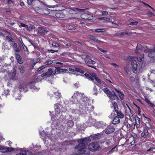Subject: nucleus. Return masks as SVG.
Returning a JSON list of instances; mask_svg holds the SVG:
<instances>
[{
	"instance_id": "1",
	"label": "nucleus",
	"mask_w": 155,
	"mask_h": 155,
	"mask_svg": "<svg viewBox=\"0 0 155 155\" xmlns=\"http://www.w3.org/2000/svg\"><path fill=\"white\" fill-rule=\"evenodd\" d=\"M87 138H84L80 139L78 140L79 144L74 148L79 153L85 155L89 154V153L87 151H86L87 149L85 147V145L87 143Z\"/></svg>"
},
{
	"instance_id": "2",
	"label": "nucleus",
	"mask_w": 155,
	"mask_h": 155,
	"mask_svg": "<svg viewBox=\"0 0 155 155\" xmlns=\"http://www.w3.org/2000/svg\"><path fill=\"white\" fill-rule=\"evenodd\" d=\"M84 95V94L83 93L76 91L74 93L73 96H72L70 99V100L72 102V104H77L79 101L80 100Z\"/></svg>"
},
{
	"instance_id": "3",
	"label": "nucleus",
	"mask_w": 155,
	"mask_h": 155,
	"mask_svg": "<svg viewBox=\"0 0 155 155\" xmlns=\"http://www.w3.org/2000/svg\"><path fill=\"white\" fill-rule=\"evenodd\" d=\"M103 90L110 99L112 100L118 99V97L114 91L111 92L107 88H104Z\"/></svg>"
},
{
	"instance_id": "4",
	"label": "nucleus",
	"mask_w": 155,
	"mask_h": 155,
	"mask_svg": "<svg viewBox=\"0 0 155 155\" xmlns=\"http://www.w3.org/2000/svg\"><path fill=\"white\" fill-rule=\"evenodd\" d=\"M89 148L90 150L92 152L98 150L100 148L99 145L97 142H94L89 144Z\"/></svg>"
},
{
	"instance_id": "5",
	"label": "nucleus",
	"mask_w": 155,
	"mask_h": 155,
	"mask_svg": "<svg viewBox=\"0 0 155 155\" xmlns=\"http://www.w3.org/2000/svg\"><path fill=\"white\" fill-rule=\"evenodd\" d=\"M81 17L82 19L86 20H92L93 19V18L92 13L88 12L82 14L81 15Z\"/></svg>"
},
{
	"instance_id": "6",
	"label": "nucleus",
	"mask_w": 155,
	"mask_h": 155,
	"mask_svg": "<svg viewBox=\"0 0 155 155\" xmlns=\"http://www.w3.org/2000/svg\"><path fill=\"white\" fill-rule=\"evenodd\" d=\"M96 122L95 119L90 118L86 122L85 124L87 126L91 127L92 126L95 125Z\"/></svg>"
},
{
	"instance_id": "7",
	"label": "nucleus",
	"mask_w": 155,
	"mask_h": 155,
	"mask_svg": "<svg viewBox=\"0 0 155 155\" xmlns=\"http://www.w3.org/2000/svg\"><path fill=\"white\" fill-rule=\"evenodd\" d=\"M115 130L114 128L110 125L108 126L104 131L106 134H109L113 133Z\"/></svg>"
},
{
	"instance_id": "8",
	"label": "nucleus",
	"mask_w": 155,
	"mask_h": 155,
	"mask_svg": "<svg viewBox=\"0 0 155 155\" xmlns=\"http://www.w3.org/2000/svg\"><path fill=\"white\" fill-rule=\"evenodd\" d=\"M88 98L87 97H86L84 95V96H83L80 100L79 101V102L77 104L84 105L86 103L88 102Z\"/></svg>"
},
{
	"instance_id": "9",
	"label": "nucleus",
	"mask_w": 155,
	"mask_h": 155,
	"mask_svg": "<svg viewBox=\"0 0 155 155\" xmlns=\"http://www.w3.org/2000/svg\"><path fill=\"white\" fill-rule=\"evenodd\" d=\"M146 52H149L148 56L149 57L152 58L155 56V48L151 49H146L144 50Z\"/></svg>"
},
{
	"instance_id": "10",
	"label": "nucleus",
	"mask_w": 155,
	"mask_h": 155,
	"mask_svg": "<svg viewBox=\"0 0 155 155\" xmlns=\"http://www.w3.org/2000/svg\"><path fill=\"white\" fill-rule=\"evenodd\" d=\"M131 65L132 66L133 71L134 73L136 74L137 72V61L135 60H133L131 61Z\"/></svg>"
},
{
	"instance_id": "11",
	"label": "nucleus",
	"mask_w": 155,
	"mask_h": 155,
	"mask_svg": "<svg viewBox=\"0 0 155 155\" xmlns=\"http://www.w3.org/2000/svg\"><path fill=\"white\" fill-rule=\"evenodd\" d=\"M47 29L42 27H39L38 30V33L42 36L44 35L45 33L48 32Z\"/></svg>"
},
{
	"instance_id": "12",
	"label": "nucleus",
	"mask_w": 155,
	"mask_h": 155,
	"mask_svg": "<svg viewBox=\"0 0 155 155\" xmlns=\"http://www.w3.org/2000/svg\"><path fill=\"white\" fill-rule=\"evenodd\" d=\"M19 90L20 91H24V92L27 91L28 87L27 85L25 84H20L18 87Z\"/></svg>"
},
{
	"instance_id": "13",
	"label": "nucleus",
	"mask_w": 155,
	"mask_h": 155,
	"mask_svg": "<svg viewBox=\"0 0 155 155\" xmlns=\"http://www.w3.org/2000/svg\"><path fill=\"white\" fill-rule=\"evenodd\" d=\"M95 126L97 128H104L105 126V124L102 121H100L96 122Z\"/></svg>"
},
{
	"instance_id": "14",
	"label": "nucleus",
	"mask_w": 155,
	"mask_h": 155,
	"mask_svg": "<svg viewBox=\"0 0 155 155\" xmlns=\"http://www.w3.org/2000/svg\"><path fill=\"white\" fill-rule=\"evenodd\" d=\"M13 96L16 99L20 100L21 97H20V94L19 91H13Z\"/></svg>"
},
{
	"instance_id": "15",
	"label": "nucleus",
	"mask_w": 155,
	"mask_h": 155,
	"mask_svg": "<svg viewBox=\"0 0 155 155\" xmlns=\"http://www.w3.org/2000/svg\"><path fill=\"white\" fill-rule=\"evenodd\" d=\"M35 80H33L31 81L29 83V87L31 89L33 88L34 89H37V90H38L39 89V88H37L35 86Z\"/></svg>"
},
{
	"instance_id": "16",
	"label": "nucleus",
	"mask_w": 155,
	"mask_h": 155,
	"mask_svg": "<svg viewBox=\"0 0 155 155\" xmlns=\"http://www.w3.org/2000/svg\"><path fill=\"white\" fill-rule=\"evenodd\" d=\"M55 73L57 72L58 73H63L64 72H66L68 71L67 69H61L60 67H55Z\"/></svg>"
},
{
	"instance_id": "17",
	"label": "nucleus",
	"mask_w": 155,
	"mask_h": 155,
	"mask_svg": "<svg viewBox=\"0 0 155 155\" xmlns=\"http://www.w3.org/2000/svg\"><path fill=\"white\" fill-rule=\"evenodd\" d=\"M11 46L12 47L15 52L17 53L19 52L20 49L18 46L17 45V44L16 43H11Z\"/></svg>"
},
{
	"instance_id": "18",
	"label": "nucleus",
	"mask_w": 155,
	"mask_h": 155,
	"mask_svg": "<svg viewBox=\"0 0 155 155\" xmlns=\"http://www.w3.org/2000/svg\"><path fill=\"white\" fill-rule=\"evenodd\" d=\"M143 49L142 45L140 44H137V46L136 48V49L135 50V52L138 54L141 52Z\"/></svg>"
},
{
	"instance_id": "19",
	"label": "nucleus",
	"mask_w": 155,
	"mask_h": 155,
	"mask_svg": "<svg viewBox=\"0 0 155 155\" xmlns=\"http://www.w3.org/2000/svg\"><path fill=\"white\" fill-rule=\"evenodd\" d=\"M86 58H88L86 59L85 61V62H86V64H87V63L92 64H95V61L89 58L90 57L88 55L86 56Z\"/></svg>"
},
{
	"instance_id": "20",
	"label": "nucleus",
	"mask_w": 155,
	"mask_h": 155,
	"mask_svg": "<svg viewBox=\"0 0 155 155\" xmlns=\"http://www.w3.org/2000/svg\"><path fill=\"white\" fill-rule=\"evenodd\" d=\"M148 133L147 128L145 127H143V131L141 134L142 137L144 138H145L148 135Z\"/></svg>"
},
{
	"instance_id": "21",
	"label": "nucleus",
	"mask_w": 155,
	"mask_h": 155,
	"mask_svg": "<svg viewBox=\"0 0 155 155\" xmlns=\"http://www.w3.org/2000/svg\"><path fill=\"white\" fill-rule=\"evenodd\" d=\"M55 15L56 17L58 18H62L65 17V15L62 12L56 13Z\"/></svg>"
},
{
	"instance_id": "22",
	"label": "nucleus",
	"mask_w": 155,
	"mask_h": 155,
	"mask_svg": "<svg viewBox=\"0 0 155 155\" xmlns=\"http://www.w3.org/2000/svg\"><path fill=\"white\" fill-rule=\"evenodd\" d=\"M45 73L47 76V77H49L50 76L55 73V71H53L51 69H48V71Z\"/></svg>"
},
{
	"instance_id": "23",
	"label": "nucleus",
	"mask_w": 155,
	"mask_h": 155,
	"mask_svg": "<svg viewBox=\"0 0 155 155\" xmlns=\"http://www.w3.org/2000/svg\"><path fill=\"white\" fill-rule=\"evenodd\" d=\"M15 56L16 59L18 63L20 64H21L23 63V62L21 60V56L18 54H16Z\"/></svg>"
},
{
	"instance_id": "24",
	"label": "nucleus",
	"mask_w": 155,
	"mask_h": 155,
	"mask_svg": "<svg viewBox=\"0 0 155 155\" xmlns=\"http://www.w3.org/2000/svg\"><path fill=\"white\" fill-rule=\"evenodd\" d=\"M120 122L118 117L115 116L113 119L112 123L113 124H119Z\"/></svg>"
},
{
	"instance_id": "25",
	"label": "nucleus",
	"mask_w": 155,
	"mask_h": 155,
	"mask_svg": "<svg viewBox=\"0 0 155 155\" xmlns=\"http://www.w3.org/2000/svg\"><path fill=\"white\" fill-rule=\"evenodd\" d=\"M58 105H59V104H54V107L55 109L56 114H59L61 111L60 107L58 106Z\"/></svg>"
},
{
	"instance_id": "26",
	"label": "nucleus",
	"mask_w": 155,
	"mask_h": 155,
	"mask_svg": "<svg viewBox=\"0 0 155 155\" xmlns=\"http://www.w3.org/2000/svg\"><path fill=\"white\" fill-rule=\"evenodd\" d=\"M91 76L93 77V78H94L95 79V80H96L99 83L101 84V80L99 78L97 77V75L95 74H92Z\"/></svg>"
},
{
	"instance_id": "27",
	"label": "nucleus",
	"mask_w": 155,
	"mask_h": 155,
	"mask_svg": "<svg viewBox=\"0 0 155 155\" xmlns=\"http://www.w3.org/2000/svg\"><path fill=\"white\" fill-rule=\"evenodd\" d=\"M14 150V148L10 147L4 148L3 149V152H5L12 151Z\"/></svg>"
},
{
	"instance_id": "28",
	"label": "nucleus",
	"mask_w": 155,
	"mask_h": 155,
	"mask_svg": "<svg viewBox=\"0 0 155 155\" xmlns=\"http://www.w3.org/2000/svg\"><path fill=\"white\" fill-rule=\"evenodd\" d=\"M117 117H118L119 118H123L124 117V114L121 112L120 111H119L117 112Z\"/></svg>"
},
{
	"instance_id": "29",
	"label": "nucleus",
	"mask_w": 155,
	"mask_h": 155,
	"mask_svg": "<svg viewBox=\"0 0 155 155\" xmlns=\"http://www.w3.org/2000/svg\"><path fill=\"white\" fill-rule=\"evenodd\" d=\"M74 124V123L73 121L71 120H68L67 123V126L70 127H72Z\"/></svg>"
},
{
	"instance_id": "30",
	"label": "nucleus",
	"mask_w": 155,
	"mask_h": 155,
	"mask_svg": "<svg viewBox=\"0 0 155 155\" xmlns=\"http://www.w3.org/2000/svg\"><path fill=\"white\" fill-rule=\"evenodd\" d=\"M113 106L114 108V111L116 113L119 110H118V107L117 103L114 102L113 104Z\"/></svg>"
},
{
	"instance_id": "31",
	"label": "nucleus",
	"mask_w": 155,
	"mask_h": 155,
	"mask_svg": "<svg viewBox=\"0 0 155 155\" xmlns=\"http://www.w3.org/2000/svg\"><path fill=\"white\" fill-rule=\"evenodd\" d=\"M90 38L91 40L95 41L99 43L101 42V41L98 40L95 36H91L90 37Z\"/></svg>"
},
{
	"instance_id": "32",
	"label": "nucleus",
	"mask_w": 155,
	"mask_h": 155,
	"mask_svg": "<svg viewBox=\"0 0 155 155\" xmlns=\"http://www.w3.org/2000/svg\"><path fill=\"white\" fill-rule=\"evenodd\" d=\"M131 32H121L120 33H117V35L118 36H120L123 35H124L125 34L126 35H128V34H131Z\"/></svg>"
},
{
	"instance_id": "33",
	"label": "nucleus",
	"mask_w": 155,
	"mask_h": 155,
	"mask_svg": "<svg viewBox=\"0 0 155 155\" xmlns=\"http://www.w3.org/2000/svg\"><path fill=\"white\" fill-rule=\"evenodd\" d=\"M99 20H103L107 21H110L111 20L110 18H109L102 17L98 18Z\"/></svg>"
},
{
	"instance_id": "34",
	"label": "nucleus",
	"mask_w": 155,
	"mask_h": 155,
	"mask_svg": "<svg viewBox=\"0 0 155 155\" xmlns=\"http://www.w3.org/2000/svg\"><path fill=\"white\" fill-rule=\"evenodd\" d=\"M81 112V110L79 111L78 109H73L72 111V112L74 114H80L82 113H81L80 112Z\"/></svg>"
},
{
	"instance_id": "35",
	"label": "nucleus",
	"mask_w": 155,
	"mask_h": 155,
	"mask_svg": "<svg viewBox=\"0 0 155 155\" xmlns=\"http://www.w3.org/2000/svg\"><path fill=\"white\" fill-rule=\"evenodd\" d=\"M18 69L20 70V72L21 73L23 74L25 72V68L23 66H20L19 67Z\"/></svg>"
},
{
	"instance_id": "36",
	"label": "nucleus",
	"mask_w": 155,
	"mask_h": 155,
	"mask_svg": "<svg viewBox=\"0 0 155 155\" xmlns=\"http://www.w3.org/2000/svg\"><path fill=\"white\" fill-rule=\"evenodd\" d=\"M16 70L14 69L11 74V78L12 79H14L16 74Z\"/></svg>"
},
{
	"instance_id": "37",
	"label": "nucleus",
	"mask_w": 155,
	"mask_h": 155,
	"mask_svg": "<svg viewBox=\"0 0 155 155\" xmlns=\"http://www.w3.org/2000/svg\"><path fill=\"white\" fill-rule=\"evenodd\" d=\"M54 95H55L54 97L56 98H59L61 97V93L58 92L54 93Z\"/></svg>"
},
{
	"instance_id": "38",
	"label": "nucleus",
	"mask_w": 155,
	"mask_h": 155,
	"mask_svg": "<svg viewBox=\"0 0 155 155\" xmlns=\"http://www.w3.org/2000/svg\"><path fill=\"white\" fill-rule=\"evenodd\" d=\"M84 76H85V77L89 79V80L92 81H93L94 80L93 77L92 76H90L88 74L85 73L84 74Z\"/></svg>"
},
{
	"instance_id": "39",
	"label": "nucleus",
	"mask_w": 155,
	"mask_h": 155,
	"mask_svg": "<svg viewBox=\"0 0 155 155\" xmlns=\"http://www.w3.org/2000/svg\"><path fill=\"white\" fill-rule=\"evenodd\" d=\"M134 118L135 119L136 123H137V124H140V118L138 117L136 115L135 116Z\"/></svg>"
},
{
	"instance_id": "40",
	"label": "nucleus",
	"mask_w": 155,
	"mask_h": 155,
	"mask_svg": "<svg viewBox=\"0 0 155 155\" xmlns=\"http://www.w3.org/2000/svg\"><path fill=\"white\" fill-rule=\"evenodd\" d=\"M35 28V26L34 25H32L31 26L28 27V25H27V27L25 28L27 29V30L29 31H31L33 28Z\"/></svg>"
},
{
	"instance_id": "41",
	"label": "nucleus",
	"mask_w": 155,
	"mask_h": 155,
	"mask_svg": "<svg viewBox=\"0 0 155 155\" xmlns=\"http://www.w3.org/2000/svg\"><path fill=\"white\" fill-rule=\"evenodd\" d=\"M105 31V30L104 28L96 29H94V31L98 33L104 32Z\"/></svg>"
},
{
	"instance_id": "42",
	"label": "nucleus",
	"mask_w": 155,
	"mask_h": 155,
	"mask_svg": "<svg viewBox=\"0 0 155 155\" xmlns=\"http://www.w3.org/2000/svg\"><path fill=\"white\" fill-rule=\"evenodd\" d=\"M66 28L69 30H75V28L73 27L72 26L68 25H67L66 26Z\"/></svg>"
},
{
	"instance_id": "43",
	"label": "nucleus",
	"mask_w": 155,
	"mask_h": 155,
	"mask_svg": "<svg viewBox=\"0 0 155 155\" xmlns=\"http://www.w3.org/2000/svg\"><path fill=\"white\" fill-rule=\"evenodd\" d=\"M6 40H8V42H10L12 41V42H14V41H12L13 39L12 37L9 36L7 35L6 37Z\"/></svg>"
},
{
	"instance_id": "44",
	"label": "nucleus",
	"mask_w": 155,
	"mask_h": 155,
	"mask_svg": "<svg viewBox=\"0 0 155 155\" xmlns=\"http://www.w3.org/2000/svg\"><path fill=\"white\" fill-rule=\"evenodd\" d=\"M93 91L94 92V94L97 96V89L96 87V86H95L93 88Z\"/></svg>"
},
{
	"instance_id": "45",
	"label": "nucleus",
	"mask_w": 155,
	"mask_h": 155,
	"mask_svg": "<svg viewBox=\"0 0 155 155\" xmlns=\"http://www.w3.org/2000/svg\"><path fill=\"white\" fill-rule=\"evenodd\" d=\"M52 46L54 48H58V47L60 46V45L55 42H53L52 44Z\"/></svg>"
},
{
	"instance_id": "46",
	"label": "nucleus",
	"mask_w": 155,
	"mask_h": 155,
	"mask_svg": "<svg viewBox=\"0 0 155 155\" xmlns=\"http://www.w3.org/2000/svg\"><path fill=\"white\" fill-rule=\"evenodd\" d=\"M53 62V61L51 60H48L44 63V65H50L52 64Z\"/></svg>"
},
{
	"instance_id": "47",
	"label": "nucleus",
	"mask_w": 155,
	"mask_h": 155,
	"mask_svg": "<svg viewBox=\"0 0 155 155\" xmlns=\"http://www.w3.org/2000/svg\"><path fill=\"white\" fill-rule=\"evenodd\" d=\"M70 54V53L69 52H63L62 54H61V56H69Z\"/></svg>"
},
{
	"instance_id": "48",
	"label": "nucleus",
	"mask_w": 155,
	"mask_h": 155,
	"mask_svg": "<svg viewBox=\"0 0 155 155\" xmlns=\"http://www.w3.org/2000/svg\"><path fill=\"white\" fill-rule=\"evenodd\" d=\"M145 125L146 127V128H150L151 127V125L148 122H146L145 124Z\"/></svg>"
},
{
	"instance_id": "49",
	"label": "nucleus",
	"mask_w": 155,
	"mask_h": 155,
	"mask_svg": "<svg viewBox=\"0 0 155 155\" xmlns=\"http://www.w3.org/2000/svg\"><path fill=\"white\" fill-rule=\"evenodd\" d=\"M79 72L81 74H84V71L78 68H76V72Z\"/></svg>"
},
{
	"instance_id": "50",
	"label": "nucleus",
	"mask_w": 155,
	"mask_h": 155,
	"mask_svg": "<svg viewBox=\"0 0 155 155\" xmlns=\"http://www.w3.org/2000/svg\"><path fill=\"white\" fill-rule=\"evenodd\" d=\"M9 94V90H4V94L5 96H6L8 95Z\"/></svg>"
},
{
	"instance_id": "51",
	"label": "nucleus",
	"mask_w": 155,
	"mask_h": 155,
	"mask_svg": "<svg viewBox=\"0 0 155 155\" xmlns=\"http://www.w3.org/2000/svg\"><path fill=\"white\" fill-rule=\"evenodd\" d=\"M138 23V22L137 21H133L131 22H130V25L132 26H134L137 25V24Z\"/></svg>"
},
{
	"instance_id": "52",
	"label": "nucleus",
	"mask_w": 155,
	"mask_h": 155,
	"mask_svg": "<svg viewBox=\"0 0 155 155\" xmlns=\"http://www.w3.org/2000/svg\"><path fill=\"white\" fill-rule=\"evenodd\" d=\"M101 12L102 13V15H103L106 16L108 15V12L106 11H101Z\"/></svg>"
},
{
	"instance_id": "53",
	"label": "nucleus",
	"mask_w": 155,
	"mask_h": 155,
	"mask_svg": "<svg viewBox=\"0 0 155 155\" xmlns=\"http://www.w3.org/2000/svg\"><path fill=\"white\" fill-rule=\"evenodd\" d=\"M142 3H143L144 5H145L147 7H149L151 8V9H153V10L155 11L154 9L152 7H151L150 5L143 2H142Z\"/></svg>"
},
{
	"instance_id": "54",
	"label": "nucleus",
	"mask_w": 155,
	"mask_h": 155,
	"mask_svg": "<svg viewBox=\"0 0 155 155\" xmlns=\"http://www.w3.org/2000/svg\"><path fill=\"white\" fill-rule=\"evenodd\" d=\"M116 147H117V146H115L113 148H112L111 150L110 151H109V153H113L114 152V151L115 150V149L116 148Z\"/></svg>"
},
{
	"instance_id": "55",
	"label": "nucleus",
	"mask_w": 155,
	"mask_h": 155,
	"mask_svg": "<svg viewBox=\"0 0 155 155\" xmlns=\"http://www.w3.org/2000/svg\"><path fill=\"white\" fill-rule=\"evenodd\" d=\"M97 48L100 51H101V52H103V53L106 52L107 51H105V50H104L103 49L100 48H99V47H97Z\"/></svg>"
},
{
	"instance_id": "56",
	"label": "nucleus",
	"mask_w": 155,
	"mask_h": 155,
	"mask_svg": "<svg viewBox=\"0 0 155 155\" xmlns=\"http://www.w3.org/2000/svg\"><path fill=\"white\" fill-rule=\"evenodd\" d=\"M147 15L149 17H152L154 15V14L150 11H149L148 12Z\"/></svg>"
},
{
	"instance_id": "57",
	"label": "nucleus",
	"mask_w": 155,
	"mask_h": 155,
	"mask_svg": "<svg viewBox=\"0 0 155 155\" xmlns=\"http://www.w3.org/2000/svg\"><path fill=\"white\" fill-rule=\"evenodd\" d=\"M68 70L72 72H76V68L75 69H73L72 68H69Z\"/></svg>"
},
{
	"instance_id": "58",
	"label": "nucleus",
	"mask_w": 155,
	"mask_h": 155,
	"mask_svg": "<svg viewBox=\"0 0 155 155\" xmlns=\"http://www.w3.org/2000/svg\"><path fill=\"white\" fill-rule=\"evenodd\" d=\"M124 94L121 92L120 94H119V96L121 99L122 100H123L124 99Z\"/></svg>"
},
{
	"instance_id": "59",
	"label": "nucleus",
	"mask_w": 155,
	"mask_h": 155,
	"mask_svg": "<svg viewBox=\"0 0 155 155\" xmlns=\"http://www.w3.org/2000/svg\"><path fill=\"white\" fill-rule=\"evenodd\" d=\"M145 101L147 103V104L149 105V104H150L151 102L149 100V99L147 97H146L144 99Z\"/></svg>"
},
{
	"instance_id": "60",
	"label": "nucleus",
	"mask_w": 155,
	"mask_h": 155,
	"mask_svg": "<svg viewBox=\"0 0 155 155\" xmlns=\"http://www.w3.org/2000/svg\"><path fill=\"white\" fill-rule=\"evenodd\" d=\"M105 144L107 145H109L111 144V142L109 140H106L105 142Z\"/></svg>"
},
{
	"instance_id": "61",
	"label": "nucleus",
	"mask_w": 155,
	"mask_h": 155,
	"mask_svg": "<svg viewBox=\"0 0 155 155\" xmlns=\"http://www.w3.org/2000/svg\"><path fill=\"white\" fill-rule=\"evenodd\" d=\"M45 68V67L44 66V65L42 66H41V67H40V68H39L38 69L37 71H41L42 70L44 69Z\"/></svg>"
},
{
	"instance_id": "62",
	"label": "nucleus",
	"mask_w": 155,
	"mask_h": 155,
	"mask_svg": "<svg viewBox=\"0 0 155 155\" xmlns=\"http://www.w3.org/2000/svg\"><path fill=\"white\" fill-rule=\"evenodd\" d=\"M20 27H24L25 28L26 27H27V25H26L24 24H23V23H20Z\"/></svg>"
},
{
	"instance_id": "63",
	"label": "nucleus",
	"mask_w": 155,
	"mask_h": 155,
	"mask_svg": "<svg viewBox=\"0 0 155 155\" xmlns=\"http://www.w3.org/2000/svg\"><path fill=\"white\" fill-rule=\"evenodd\" d=\"M34 0H27V3L28 5H31L32 2Z\"/></svg>"
},
{
	"instance_id": "64",
	"label": "nucleus",
	"mask_w": 155,
	"mask_h": 155,
	"mask_svg": "<svg viewBox=\"0 0 155 155\" xmlns=\"http://www.w3.org/2000/svg\"><path fill=\"white\" fill-rule=\"evenodd\" d=\"M16 155H27V154L26 153H23V152H22V153H21L19 154H17Z\"/></svg>"
}]
</instances>
